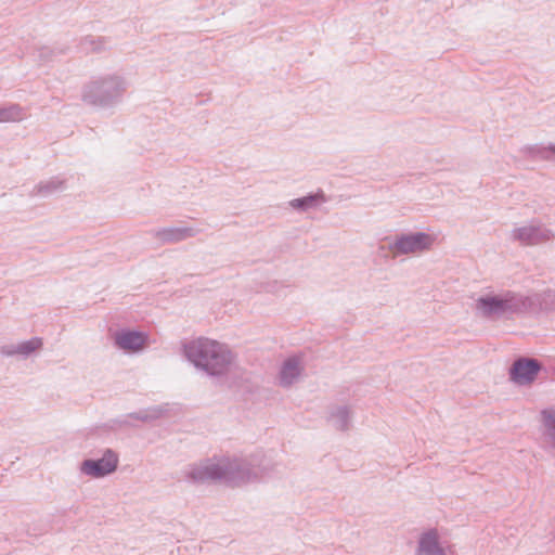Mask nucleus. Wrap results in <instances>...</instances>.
<instances>
[{
  "mask_svg": "<svg viewBox=\"0 0 555 555\" xmlns=\"http://www.w3.org/2000/svg\"><path fill=\"white\" fill-rule=\"evenodd\" d=\"M275 464L262 452L245 457L225 459L220 463L207 461L205 464L190 467L185 477L194 483L223 480L228 485L242 486L260 482L270 477Z\"/></svg>",
  "mask_w": 555,
  "mask_h": 555,
  "instance_id": "nucleus-1",
  "label": "nucleus"
},
{
  "mask_svg": "<svg viewBox=\"0 0 555 555\" xmlns=\"http://www.w3.org/2000/svg\"><path fill=\"white\" fill-rule=\"evenodd\" d=\"M541 305L538 294L527 296L518 292L505 289L500 293H488L477 298V313L490 321H508L538 309Z\"/></svg>",
  "mask_w": 555,
  "mask_h": 555,
  "instance_id": "nucleus-2",
  "label": "nucleus"
},
{
  "mask_svg": "<svg viewBox=\"0 0 555 555\" xmlns=\"http://www.w3.org/2000/svg\"><path fill=\"white\" fill-rule=\"evenodd\" d=\"M183 353L196 369L209 376L225 375L235 363V354L227 345L205 337L185 343Z\"/></svg>",
  "mask_w": 555,
  "mask_h": 555,
  "instance_id": "nucleus-3",
  "label": "nucleus"
},
{
  "mask_svg": "<svg viewBox=\"0 0 555 555\" xmlns=\"http://www.w3.org/2000/svg\"><path fill=\"white\" fill-rule=\"evenodd\" d=\"M129 87L127 79L118 74H107L95 77L82 88L83 103L100 107L112 108L118 105Z\"/></svg>",
  "mask_w": 555,
  "mask_h": 555,
  "instance_id": "nucleus-4",
  "label": "nucleus"
},
{
  "mask_svg": "<svg viewBox=\"0 0 555 555\" xmlns=\"http://www.w3.org/2000/svg\"><path fill=\"white\" fill-rule=\"evenodd\" d=\"M434 237L425 232H411L396 235L388 242V250L395 256L414 254L431 247Z\"/></svg>",
  "mask_w": 555,
  "mask_h": 555,
  "instance_id": "nucleus-5",
  "label": "nucleus"
},
{
  "mask_svg": "<svg viewBox=\"0 0 555 555\" xmlns=\"http://www.w3.org/2000/svg\"><path fill=\"white\" fill-rule=\"evenodd\" d=\"M554 236L550 228L538 221L514 228L511 232V238L525 246L543 244L552 241Z\"/></svg>",
  "mask_w": 555,
  "mask_h": 555,
  "instance_id": "nucleus-6",
  "label": "nucleus"
},
{
  "mask_svg": "<svg viewBox=\"0 0 555 555\" xmlns=\"http://www.w3.org/2000/svg\"><path fill=\"white\" fill-rule=\"evenodd\" d=\"M118 463V454L112 449H105L102 457L82 461L80 472L92 478H103L113 474L117 469Z\"/></svg>",
  "mask_w": 555,
  "mask_h": 555,
  "instance_id": "nucleus-7",
  "label": "nucleus"
},
{
  "mask_svg": "<svg viewBox=\"0 0 555 555\" xmlns=\"http://www.w3.org/2000/svg\"><path fill=\"white\" fill-rule=\"evenodd\" d=\"M542 369V364L533 358L519 357L508 370L509 379L516 385L524 386L533 383Z\"/></svg>",
  "mask_w": 555,
  "mask_h": 555,
  "instance_id": "nucleus-8",
  "label": "nucleus"
},
{
  "mask_svg": "<svg viewBox=\"0 0 555 555\" xmlns=\"http://www.w3.org/2000/svg\"><path fill=\"white\" fill-rule=\"evenodd\" d=\"M149 340V336L140 331L122 328L114 335L115 345L124 350L137 352L143 349Z\"/></svg>",
  "mask_w": 555,
  "mask_h": 555,
  "instance_id": "nucleus-9",
  "label": "nucleus"
},
{
  "mask_svg": "<svg viewBox=\"0 0 555 555\" xmlns=\"http://www.w3.org/2000/svg\"><path fill=\"white\" fill-rule=\"evenodd\" d=\"M150 234L163 244H176L194 237L197 230L192 227H169L152 230Z\"/></svg>",
  "mask_w": 555,
  "mask_h": 555,
  "instance_id": "nucleus-10",
  "label": "nucleus"
},
{
  "mask_svg": "<svg viewBox=\"0 0 555 555\" xmlns=\"http://www.w3.org/2000/svg\"><path fill=\"white\" fill-rule=\"evenodd\" d=\"M302 372L300 358L292 356L286 358L279 371L278 383L283 388L292 387L299 378Z\"/></svg>",
  "mask_w": 555,
  "mask_h": 555,
  "instance_id": "nucleus-11",
  "label": "nucleus"
},
{
  "mask_svg": "<svg viewBox=\"0 0 555 555\" xmlns=\"http://www.w3.org/2000/svg\"><path fill=\"white\" fill-rule=\"evenodd\" d=\"M42 346V338L33 337L16 345L10 344L1 346L0 353L4 357L22 356L23 358H28L33 352L41 349Z\"/></svg>",
  "mask_w": 555,
  "mask_h": 555,
  "instance_id": "nucleus-12",
  "label": "nucleus"
},
{
  "mask_svg": "<svg viewBox=\"0 0 555 555\" xmlns=\"http://www.w3.org/2000/svg\"><path fill=\"white\" fill-rule=\"evenodd\" d=\"M328 201L323 190L319 189L314 193H309L302 197L294 198L288 202V206L298 212H307L315 209Z\"/></svg>",
  "mask_w": 555,
  "mask_h": 555,
  "instance_id": "nucleus-13",
  "label": "nucleus"
},
{
  "mask_svg": "<svg viewBox=\"0 0 555 555\" xmlns=\"http://www.w3.org/2000/svg\"><path fill=\"white\" fill-rule=\"evenodd\" d=\"M66 189V181L65 179L56 176L52 177L48 180L40 181L37 183L33 190L29 192L30 197H49L53 194H56L59 192H62Z\"/></svg>",
  "mask_w": 555,
  "mask_h": 555,
  "instance_id": "nucleus-14",
  "label": "nucleus"
},
{
  "mask_svg": "<svg viewBox=\"0 0 555 555\" xmlns=\"http://www.w3.org/2000/svg\"><path fill=\"white\" fill-rule=\"evenodd\" d=\"M417 555H446L435 529H430L420 537Z\"/></svg>",
  "mask_w": 555,
  "mask_h": 555,
  "instance_id": "nucleus-15",
  "label": "nucleus"
},
{
  "mask_svg": "<svg viewBox=\"0 0 555 555\" xmlns=\"http://www.w3.org/2000/svg\"><path fill=\"white\" fill-rule=\"evenodd\" d=\"M327 421L338 430L346 431L350 428L351 413L347 405L334 406L328 413Z\"/></svg>",
  "mask_w": 555,
  "mask_h": 555,
  "instance_id": "nucleus-16",
  "label": "nucleus"
},
{
  "mask_svg": "<svg viewBox=\"0 0 555 555\" xmlns=\"http://www.w3.org/2000/svg\"><path fill=\"white\" fill-rule=\"evenodd\" d=\"M25 117L24 108L17 103L0 106V122H16Z\"/></svg>",
  "mask_w": 555,
  "mask_h": 555,
  "instance_id": "nucleus-17",
  "label": "nucleus"
},
{
  "mask_svg": "<svg viewBox=\"0 0 555 555\" xmlns=\"http://www.w3.org/2000/svg\"><path fill=\"white\" fill-rule=\"evenodd\" d=\"M553 146H555L553 143L548 144L547 146L540 144L527 145L522 149V152L533 159L552 162L554 156L552 149Z\"/></svg>",
  "mask_w": 555,
  "mask_h": 555,
  "instance_id": "nucleus-18",
  "label": "nucleus"
},
{
  "mask_svg": "<svg viewBox=\"0 0 555 555\" xmlns=\"http://www.w3.org/2000/svg\"><path fill=\"white\" fill-rule=\"evenodd\" d=\"M106 40L103 37L86 36L79 42V49L83 53L100 52L105 48Z\"/></svg>",
  "mask_w": 555,
  "mask_h": 555,
  "instance_id": "nucleus-19",
  "label": "nucleus"
},
{
  "mask_svg": "<svg viewBox=\"0 0 555 555\" xmlns=\"http://www.w3.org/2000/svg\"><path fill=\"white\" fill-rule=\"evenodd\" d=\"M546 436L555 446V411L543 410L541 412Z\"/></svg>",
  "mask_w": 555,
  "mask_h": 555,
  "instance_id": "nucleus-20",
  "label": "nucleus"
},
{
  "mask_svg": "<svg viewBox=\"0 0 555 555\" xmlns=\"http://www.w3.org/2000/svg\"><path fill=\"white\" fill-rule=\"evenodd\" d=\"M64 52H65V50L56 51L55 49L50 48V47H41V48L38 49V55H39V59L42 62H48V61L51 60L52 55L61 54V53H64Z\"/></svg>",
  "mask_w": 555,
  "mask_h": 555,
  "instance_id": "nucleus-21",
  "label": "nucleus"
},
{
  "mask_svg": "<svg viewBox=\"0 0 555 555\" xmlns=\"http://www.w3.org/2000/svg\"><path fill=\"white\" fill-rule=\"evenodd\" d=\"M129 416L132 418L139 420V421H142V422H147V421L154 420L156 417V415H152L146 411L131 413Z\"/></svg>",
  "mask_w": 555,
  "mask_h": 555,
  "instance_id": "nucleus-22",
  "label": "nucleus"
},
{
  "mask_svg": "<svg viewBox=\"0 0 555 555\" xmlns=\"http://www.w3.org/2000/svg\"><path fill=\"white\" fill-rule=\"evenodd\" d=\"M553 149V160L552 162H555V146L552 147Z\"/></svg>",
  "mask_w": 555,
  "mask_h": 555,
  "instance_id": "nucleus-23",
  "label": "nucleus"
}]
</instances>
